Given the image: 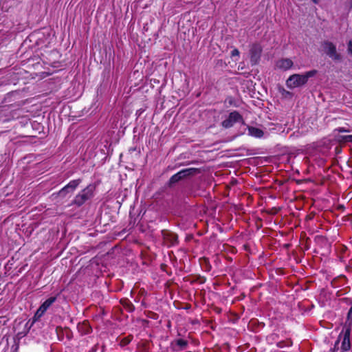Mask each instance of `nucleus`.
Wrapping results in <instances>:
<instances>
[{"instance_id":"dca6fc26","label":"nucleus","mask_w":352,"mask_h":352,"mask_svg":"<svg viewBox=\"0 0 352 352\" xmlns=\"http://www.w3.org/2000/svg\"><path fill=\"white\" fill-rule=\"evenodd\" d=\"M239 51L237 49H234L231 52V56L232 58L239 57Z\"/></svg>"},{"instance_id":"9b49d317","label":"nucleus","mask_w":352,"mask_h":352,"mask_svg":"<svg viewBox=\"0 0 352 352\" xmlns=\"http://www.w3.org/2000/svg\"><path fill=\"white\" fill-rule=\"evenodd\" d=\"M187 344V341L183 339H177L173 342L174 346L177 348V350L185 349Z\"/></svg>"},{"instance_id":"f8f14e48","label":"nucleus","mask_w":352,"mask_h":352,"mask_svg":"<svg viewBox=\"0 0 352 352\" xmlns=\"http://www.w3.org/2000/svg\"><path fill=\"white\" fill-rule=\"evenodd\" d=\"M341 348L342 351H346L350 349L349 336L346 334L344 336L343 341L342 342Z\"/></svg>"},{"instance_id":"2eb2a0df","label":"nucleus","mask_w":352,"mask_h":352,"mask_svg":"<svg viewBox=\"0 0 352 352\" xmlns=\"http://www.w3.org/2000/svg\"><path fill=\"white\" fill-rule=\"evenodd\" d=\"M351 131L348 129H346L344 127H339V128H337L334 131H333V133H336V132H338V133H349Z\"/></svg>"},{"instance_id":"1a4fd4ad","label":"nucleus","mask_w":352,"mask_h":352,"mask_svg":"<svg viewBox=\"0 0 352 352\" xmlns=\"http://www.w3.org/2000/svg\"><path fill=\"white\" fill-rule=\"evenodd\" d=\"M261 48L258 45H253L250 49V58L253 65L256 64L261 55Z\"/></svg>"},{"instance_id":"4468645a","label":"nucleus","mask_w":352,"mask_h":352,"mask_svg":"<svg viewBox=\"0 0 352 352\" xmlns=\"http://www.w3.org/2000/svg\"><path fill=\"white\" fill-rule=\"evenodd\" d=\"M336 140L339 142H352V135H338L336 136Z\"/></svg>"},{"instance_id":"20e7f679","label":"nucleus","mask_w":352,"mask_h":352,"mask_svg":"<svg viewBox=\"0 0 352 352\" xmlns=\"http://www.w3.org/2000/svg\"><path fill=\"white\" fill-rule=\"evenodd\" d=\"M197 171V170L195 168H186L182 170L170 177V182L171 184L176 183L187 176L195 174Z\"/></svg>"},{"instance_id":"0eeeda50","label":"nucleus","mask_w":352,"mask_h":352,"mask_svg":"<svg viewBox=\"0 0 352 352\" xmlns=\"http://www.w3.org/2000/svg\"><path fill=\"white\" fill-rule=\"evenodd\" d=\"M80 179H75L71 181L67 185H66L58 192V196L64 197L67 193L72 192L80 184Z\"/></svg>"},{"instance_id":"ddd939ff","label":"nucleus","mask_w":352,"mask_h":352,"mask_svg":"<svg viewBox=\"0 0 352 352\" xmlns=\"http://www.w3.org/2000/svg\"><path fill=\"white\" fill-rule=\"evenodd\" d=\"M12 0H1L0 7L2 10L8 11L9 8L14 4L11 2Z\"/></svg>"},{"instance_id":"39448f33","label":"nucleus","mask_w":352,"mask_h":352,"mask_svg":"<svg viewBox=\"0 0 352 352\" xmlns=\"http://www.w3.org/2000/svg\"><path fill=\"white\" fill-rule=\"evenodd\" d=\"M56 297H50L47 299L37 309L34 317V319L37 320L40 318L48 309V308L56 301Z\"/></svg>"},{"instance_id":"6ab92c4d","label":"nucleus","mask_w":352,"mask_h":352,"mask_svg":"<svg viewBox=\"0 0 352 352\" xmlns=\"http://www.w3.org/2000/svg\"><path fill=\"white\" fill-rule=\"evenodd\" d=\"M173 237V241L172 243H174V241H176V237L175 235Z\"/></svg>"},{"instance_id":"f3484780","label":"nucleus","mask_w":352,"mask_h":352,"mask_svg":"<svg viewBox=\"0 0 352 352\" xmlns=\"http://www.w3.org/2000/svg\"><path fill=\"white\" fill-rule=\"evenodd\" d=\"M348 50L351 54H352V40L349 41L348 45Z\"/></svg>"},{"instance_id":"9d476101","label":"nucleus","mask_w":352,"mask_h":352,"mask_svg":"<svg viewBox=\"0 0 352 352\" xmlns=\"http://www.w3.org/2000/svg\"><path fill=\"white\" fill-rule=\"evenodd\" d=\"M248 134L254 138H261L263 135V131L254 126H250L248 128Z\"/></svg>"},{"instance_id":"f257e3e1","label":"nucleus","mask_w":352,"mask_h":352,"mask_svg":"<svg viewBox=\"0 0 352 352\" xmlns=\"http://www.w3.org/2000/svg\"><path fill=\"white\" fill-rule=\"evenodd\" d=\"M317 72V70L313 69L308 71L305 74H295L291 75L286 81V85L289 89H294L302 86L307 82L309 78L314 76Z\"/></svg>"},{"instance_id":"f03ea898","label":"nucleus","mask_w":352,"mask_h":352,"mask_svg":"<svg viewBox=\"0 0 352 352\" xmlns=\"http://www.w3.org/2000/svg\"><path fill=\"white\" fill-rule=\"evenodd\" d=\"M94 188L89 186L78 193L74 199V204L80 206L93 196Z\"/></svg>"},{"instance_id":"a211bd4d","label":"nucleus","mask_w":352,"mask_h":352,"mask_svg":"<svg viewBox=\"0 0 352 352\" xmlns=\"http://www.w3.org/2000/svg\"><path fill=\"white\" fill-rule=\"evenodd\" d=\"M314 3H318L319 0H311Z\"/></svg>"},{"instance_id":"7ed1b4c3","label":"nucleus","mask_w":352,"mask_h":352,"mask_svg":"<svg viewBox=\"0 0 352 352\" xmlns=\"http://www.w3.org/2000/svg\"><path fill=\"white\" fill-rule=\"evenodd\" d=\"M322 50L332 60H339L340 55L336 51V45L329 41H325L322 44Z\"/></svg>"},{"instance_id":"6e6552de","label":"nucleus","mask_w":352,"mask_h":352,"mask_svg":"<svg viewBox=\"0 0 352 352\" xmlns=\"http://www.w3.org/2000/svg\"><path fill=\"white\" fill-rule=\"evenodd\" d=\"M293 61L290 58H281L276 61V67L281 70H288L292 67Z\"/></svg>"},{"instance_id":"423d86ee","label":"nucleus","mask_w":352,"mask_h":352,"mask_svg":"<svg viewBox=\"0 0 352 352\" xmlns=\"http://www.w3.org/2000/svg\"><path fill=\"white\" fill-rule=\"evenodd\" d=\"M241 115L236 111H233L230 113L227 119L222 122V125L225 128H230L235 123L241 122Z\"/></svg>"}]
</instances>
